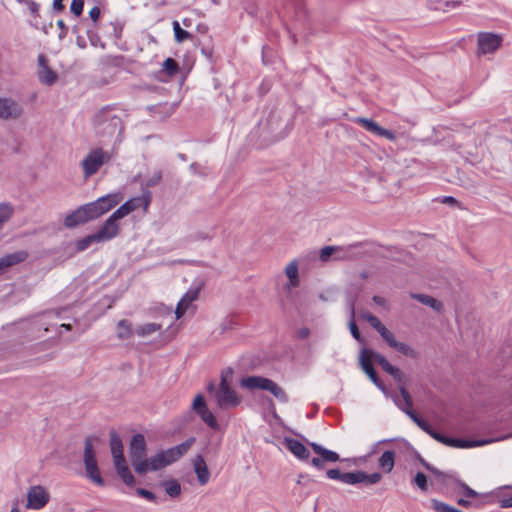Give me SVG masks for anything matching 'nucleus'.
<instances>
[{
	"instance_id": "nucleus-1",
	"label": "nucleus",
	"mask_w": 512,
	"mask_h": 512,
	"mask_svg": "<svg viewBox=\"0 0 512 512\" xmlns=\"http://www.w3.org/2000/svg\"><path fill=\"white\" fill-rule=\"evenodd\" d=\"M94 130L98 137L113 138L116 143L121 141L123 123L113 111L102 109L94 117Z\"/></svg>"
},
{
	"instance_id": "nucleus-2",
	"label": "nucleus",
	"mask_w": 512,
	"mask_h": 512,
	"mask_svg": "<svg viewBox=\"0 0 512 512\" xmlns=\"http://www.w3.org/2000/svg\"><path fill=\"white\" fill-rule=\"evenodd\" d=\"M361 317L380 334L382 339L387 343L389 347L395 349L405 356L411 358L418 357V352L414 348H412L407 343L398 341L394 333L390 331L384 324H382V322L376 316L368 311H364L361 313Z\"/></svg>"
},
{
	"instance_id": "nucleus-3",
	"label": "nucleus",
	"mask_w": 512,
	"mask_h": 512,
	"mask_svg": "<svg viewBox=\"0 0 512 512\" xmlns=\"http://www.w3.org/2000/svg\"><path fill=\"white\" fill-rule=\"evenodd\" d=\"M115 155V147L111 149H104L102 147H95L91 149L80 163L83 177L88 179L95 175L103 165L112 161Z\"/></svg>"
},
{
	"instance_id": "nucleus-4",
	"label": "nucleus",
	"mask_w": 512,
	"mask_h": 512,
	"mask_svg": "<svg viewBox=\"0 0 512 512\" xmlns=\"http://www.w3.org/2000/svg\"><path fill=\"white\" fill-rule=\"evenodd\" d=\"M207 390L213 395L214 400L220 409L228 410L238 406L240 403V398L229 386L227 376L224 373L221 376V382L218 387H216L215 383L211 382L208 384Z\"/></svg>"
},
{
	"instance_id": "nucleus-5",
	"label": "nucleus",
	"mask_w": 512,
	"mask_h": 512,
	"mask_svg": "<svg viewBox=\"0 0 512 512\" xmlns=\"http://www.w3.org/2000/svg\"><path fill=\"white\" fill-rule=\"evenodd\" d=\"M240 385L248 390H266L273 394L279 401L286 403L288 397L285 391L274 381L262 376H248L240 380Z\"/></svg>"
},
{
	"instance_id": "nucleus-6",
	"label": "nucleus",
	"mask_w": 512,
	"mask_h": 512,
	"mask_svg": "<svg viewBox=\"0 0 512 512\" xmlns=\"http://www.w3.org/2000/svg\"><path fill=\"white\" fill-rule=\"evenodd\" d=\"M415 424L428 435H430L436 441L454 448H470L476 446H482L488 443H491V440H482V441H467L461 440L457 438H450L440 434L439 432L432 429L431 425L425 420L415 419Z\"/></svg>"
},
{
	"instance_id": "nucleus-7",
	"label": "nucleus",
	"mask_w": 512,
	"mask_h": 512,
	"mask_svg": "<svg viewBox=\"0 0 512 512\" xmlns=\"http://www.w3.org/2000/svg\"><path fill=\"white\" fill-rule=\"evenodd\" d=\"M123 197L120 193H112L98 198L94 202L85 204L90 219L95 220L116 207Z\"/></svg>"
},
{
	"instance_id": "nucleus-8",
	"label": "nucleus",
	"mask_w": 512,
	"mask_h": 512,
	"mask_svg": "<svg viewBox=\"0 0 512 512\" xmlns=\"http://www.w3.org/2000/svg\"><path fill=\"white\" fill-rule=\"evenodd\" d=\"M123 197L120 193H112L98 198L94 202L85 204L90 219L95 220L116 207Z\"/></svg>"
},
{
	"instance_id": "nucleus-9",
	"label": "nucleus",
	"mask_w": 512,
	"mask_h": 512,
	"mask_svg": "<svg viewBox=\"0 0 512 512\" xmlns=\"http://www.w3.org/2000/svg\"><path fill=\"white\" fill-rule=\"evenodd\" d=\"M129 454L135 472L145 474L146 467V441L142 434H135L129 446Z\"/></svg>"
},
{
	"instance_id": "nucleus-10",
	"label": "nucleus",
	"mask_w": 512,
	"mask_h": 512,
	"mask_svg": "<svg viewBox=\"0 0 512 512\" xmlns=\"http://www.w3.org/2000/svg\"><path fill=\"white\" fill-rule=\"evenodd\" d=\"M85 471L87 477L96 485L103 486L104 480L101 477L96 454L91 439H86L84 444V457H83Z\"/></svg>"
},
{
	"instance_id": "nucleus-11",
	"label": "nucleus",
	"mask_w": 512,
	"mask_h": 512,
	"mask_svg": "<svg viewBox=\"0 0 512 512\" xmlns=\"http://www.w3.org/2000/svg\"><path fill=\"white\" fill-rule=\"evenodd\" d=\"M50 500V493L42 485L31 486L27 491L26 508L31 510H40L44 508Z\"/></svg>"
},
{
	"instance_id": "nucleus-12",
	"label": "nucleus",
	"mask_w": 512,
	"mask_h": 512,
	"mask_svg": "<svg viewBox=\"0 0 512 512\" xmlns=\"http://www.w3.org/2000/svg\"><path fill=\"white\" fill-rule=\"evenodd\" d=\"M23 114L22 106L10 97H0V119L16 120Z\"/></svg>"
},
{
	"instance_id": "nucleus-13",
	"label": "nucleus",
	"mask_w": 512,
	"mask_h": 512,
	"mask_svg": "<svg viewBox=\"0 0 512 512\" xmlns=\"http://www.w3.org/2000/svg\"><path fill=\"white\" fill-rule=\"evenodd\" d=\"M194 441H195L194 438H189L179 445L171 447L167 450L160 451L159 453L162 456L165 464L168 466V465H171L172 463L176 462L177 460H179L182 456H184L188 452V450L193 445Z\"/></svg>"
},
{
	"instance_id": "nucleus-14",
	"label": "nucleus",
	"mask_w": 512,
	"mask_h": 512,
	"mask_svg": "<svg viewBox=\"0 0 512 512\" xmlns=\"http://www.w3.org/2000/svg\"><path fill=\"white\" fill-rule=\"evenodd\" d=\"M310 446L313 449V451L319 455L318 457H314L311 460V464L317 467L318 469H322L326 462L334 463L339 461L340 459L339 455L336 452L328 450L317 443L313 442L310 444Z\"/></svg>"
},
{
	"instance_id": "nucleus-15",
	"label": "nucleus",
	"mask_w": 512,
	"mask_h": 512,
	"mask_svg": "<svg viewBox=\"0 0 512 512\" xmlns=\"http://www.w3.org/2000/svg\"><path fill=\"white\" fill-rule=\"evenodd\" d=\"M95 233L101 243L111 241L120 234V223L109 216L101 228Z\"/></svg>"
},
{
	"instance_id": "nucleus-16",
	"label": "nucleus",
	"mask_w": 512,
	"mask_h": 512,
	"mask_svg": "<svg viewBox=\"0 0 512 512\" xmlns=\"http://www.w3.org/2000/svg\"><path fill=\"white\" fill-rule=\"evenodd\" d=\"M502 42V38L493 33H480L478 35V47L482 54L493 53L496 51Z\"/></svg>"
},
{
	"instance_id": "nucleus-17",
	"label": "nucleus",
	"mask_w": 512,
	"mask_h": 512,
	"mask_svg": "<svg viewBox=\"0 0 512 512\" xmlns=\"http://www.w3.org/2000/svg\"><path fill=\"white\" fill-rule=\"evenodd\" d=\"M355 122L360 124L364 129L368 132L378 135L380 137H384L390 141H394L396 139V135L394 132L382 128L375 121L363 117H358L355 119Z\"/></svg>"
},
{
	"instance_id": "nucleus-18",
	"label": "nucleus",
	"mask_w": 512,
	"mask_h": 512,
	"mask_svg": "<svg viewBox=\"0 0 512 512\" xmlns=\"http://www.w3.org/2000/svg\"><path fill=\"white\" fill-rule=\"evenodd\" d=\"M355 122L360 124L364 129L368 132L378 135L380 137H384L390 141H394L396 139V135L394 132L382 128L375 121L363 117H358L355 119Z\"/></svg>"
},
{
	"instance_id": "nucleus-19",
	"label": "nucleus",
	"mask_w": 512,
	"mask_h": 512,
	"mask_svg": "<svg viewBox=\"0 0 512 512\" xmlns=\"http://www.w3.org/2000/svg\"><path fill=\"white\" fill-rule=\"evenodd\" d=\"M85 204L78 207L76 210L66 215L64 218V226L67 228H74L78 225L85 224L91 221L88 211L86 210Z\"/></svg>"
},
{
	"instance_id": "nucleus-20",
	"label": "nucleus",
	"mask_w": 512,
	"mask_h": 512,
	"mask_svg": "<svg viewBox=\"0 0 512 512\" xmlns=\"http://www.w3.org/2000/svg\"><path fill=\"white\" fill-rule=\"evenodd\" d=\"M402 401L394 399L396 405L415 423V419L423 420L412 410V397L405 387L399 388Z\"/></svg>"
},
{
	"instance_id": "nucleus-21",
	"label": "nucleus",
	"mask_w": 512,
	"mask_h": 512,
	"mask_svg": "<svg viewBox=\"0 0 512 512\" xmlns=\"http://www.w3.org/2000/svg\"><path fill=\"white\" fill-rule=\"evenodd\" d=\"M29 254L26 250H19L9 253L0 258V275L3 274L8 268L24 262Z\"/></svg>"
},
{
	"instance_id": "nucleus-22",
	"label": "nucleus",
	"mask_w": 512,
	"mask_h": 512,
	"mask_svg": "<svg viewBox=\"0 0 512 512\" xmlns=\"http://www.w3.org/2000/svg\"><path fill=\"white\" fill-rule=\"evenodd\" d=\"M198 294V289H190L183 295L175 310L176 319L183 317V315L193 307V302L198 298Z\"/></svg>"
},
{
	"instance_id": "nucleus-23",
	"label": "nucleus",
	"mask_w": 512,
	"mask_h": 512,
	"mask_svg": "<svg viewBox=\"0 0 512 512\" xmlns=\"http://www.w3.org/2000/svg\"><path fill=\"white\" fill-rule=\"evenodd\" d=\"M192 465L197 476L198 483L202 486L206 485L210 480V471L203 456L197 455L194 457Z\"/></svg>"
},
{
	"instance_id": "nucleus-24",
	"label": "nucleus",
	"mask_w": 512,
	"mask_h": 512,
	"mask_svg": "<svg viewBox=\"0 0 512 512\" xmlns=\"http://www.w3.org/2000/svg\"><path fill=\"white\" fill-rule=\"evenodd\" d=\"M38 63L40 67L38 71L39 81L45 85H53L57 80V74L47 66L44 55L38 57Z\"/></svg>"
},
{
	"instance_id": "nucleus-25",
	"label": "nucleus",
	"mask_w": 512,
	"mask_h": 512,
	"mask_svg": "<svg viewBox=\"0 0 512 512\" xmlns=\"http://www.w3.org/2000/svg\"><path fill=\"white\" fill-rule=\"evenodd\" d=\"M141 203L140 198L130 199L123 203L117 210H115L110 216L114 218L118 223L121 219L139 208Z\"/></svg>"
},
{
	"instance_id": "nucleus-26",
	"label": "nucleus",
	"mask_w": 512,
	"mask_h": 512,
	"mask_svg": "<svg viewBox=\"0 0 512 512\" xmlns=\"http://www.w3.org/2000/svg\"><path fill=\"white\" fill-rule=\"evenodd\" d=\"M285 447L297 458L306 460L309 458L310 452L308 448L300 441L291 438L284 439Z\"/></svg>"
},
{
	"instance_id": "nucleus-27",
	"label": "nucleus",
	"mask_w": 512,
	"mask_h": 512,
	"mask_svg": "<svg viewBox=\"0 0 512 512\" xmlns=\"http://www.w3.org/2000/svg\"><path fill=\"white\" fill-rule=\"evenodd\" d=\"M110 447L113 456V462L124 460L123 444L120 436L116 431L110 432Z\"/></svg>"
},
{
	"instance_id": "nucleus-28",
	"label": "nucleus",
	"mask_w": 512,
	"mask_h": 512,
	"mask_svg": "<svg viewBox=\"0 0 512 512\" xmlns=\"http://www.w3.org/2000/svg\"><path fill=\"white\" fill-rule=\"evenodd\" d=\"M285 274L289 279V283L287 284V288H295L300 284L299 272H298V263L296 260L290 261L285 267Z\"/></svg>"
},
{
	"instance_id": "nucleus-29",
	"label": "nucleus",
	"mask_w": 512,
	"mask_h": 512,
	"mask_svg": "<svg viewBox=\"0 0 512 512\" xmlns=\"http://www.w3.org/2000/svg\"><path fill=\"white\" fill-rule=\"evenodd\" d=\"M115 469L119 477L123 480V482L129 486H133L135 484V478L129 470L126 460L115 461L114 462Z\"/></svg>"
},
{
	"instance_id": "nucleus-30",
	"label": "nucleus",
	"mask_w": 512,
	"mask_h": 512,
	"mask_svg": "<svg viewBox=\"0 0 512 512\" xmlns=\"http://www.w3.org/2000/svg\"><path fill=\"white\" fill-rule=\"evenodd\" d=\"M395 457L396 454L392 450H387L383 452V454L380 456L378 464L379 467L385 472L390 473L395 465Z\"/></svg>"
},
{
	"instance_id": "nucleus-31",
	"label": "nucleus",
	"mask_w": 512,
	"mask_h": 512,
	"mask_svg": "<svg viewBox=\"0 0 512 512\" xmlns=\"http://www.w3.org/2000/svg\"><path fill=\"white\" fill-rule=\"evenodd\" d=\"M372 354H376V351L364 348L360 352L359 362L365 373L374 369L372 366V361H374Z\"/></svg>"
},
{
	"instance_id": "nucleus-32",
	"label": "nucleus",
	"mask_w": 512,
	"mask_h": 512,
	"mask_svg": "<svg viewBox=\"0 0 512 512\" xmlns=\"http://www.w3.org/2000/svg\"><path fill=\"white\" fill-rule=\"evenodd\" d=\"M411 297L417 301H419L420 303L426 305V306H429L430 308H432L433 310L439 312L442 310V303L440 301H438L437 299L429 296V295H425V294H412Z\"/></svg>"
},
{
	"instance_id": "nucleus-33",
	"label": "nucleus",
	"mask_w": 512,
	"mask_h": 512,
	"mask_svg": "<svg viewBox=\"0 0 512 512\" xmlns=\"http://www.w3.org/2000/svg\"><path fill=\"white\" fill-rule=\"evenodd\" d=\"M167 465L165 464L162 456L158 452L156 455L150 457L146 460L145 473L149 471H157L165 468Z\"/></svg>"
},
{
	"instance_id": "nucleus-34",
	"label": "nucleus",
	"mask_w": 512,
	"mask_h": 512,
	"mask_svg": "<svg viewBox=\"0 0 512 512\" xmlns=\"http://www.w3.org/2000/svg\"><path fill=\"white\" fill-rule=\"evenodd\" d=\"M15 212L14 206L9 202L0 203V225L4 227L10 221Z\"/></svg>"
},
{
	"instance_id": "nucleus-35",
	"label": "nucleus",
	"mask_w": 512,
	"mask_h": 512,
	"mask_svg": "<svg viewBox=\"0 0 512 512\" xmlns=\"http://www.w3.org/2000/svg\"><path fill=\"white\" fill-rule=\"evenodd\" d=\"M101 243L96 233L90 234L76 242L75 248L77 252H82L88 249L93 244Z\"/></svg>"
},
{
	"instance_id": "nucleus-36",
	"label": "nucleus",
	"mask_w": 512,
	"mask_h": 512,
	"mask_svg": "<svg viewBox=\"0 0 512 512\" xmlns=\"http://www.w3.org/2000/svg\"><path fill=\"white\" fill-rule=\"evenodd\" d=\"M133 335V329L129 321L123 319L117 323V337L125 340L131 338Z\"/></svg>"
},
{
	"instance_id": "nucleus-37",
	"label": "nucleus",
	"mask_w": 512,
	"mask_h": 512,
	"mask_svg": "<svg viewBox=\"0 0 512 512\" xmlns=\"http://www.w3.org/2000/svg\"><path fill=\"white\" fill-rule=\"evenodd\" d=\"M162 326L160 324L156 323H145L143 325H140L136 329V333L140 337H147L152 335L153 333L161 330Z\"/></svg>"
},
{
	"instance_id": "nucleus-38",
	"label": "nucleus",
	"mask_w": 512,
	"mask_h": 512,
	"mask_svg": "<svg viewBox=\"0 0 512 512\" xmlns=\"http://www.w3.org/2000/svg\"><path fill=\"white\" fill-rule=\"evenodd\" d=\"M362 482H364L363 471L343 473V483L345 484L354 485Z\"/></svg>"
},
{
	"instance_id": "nucleus-39",
	"label": "nucleus",
	"mask_w": 512,
	"mask_h": 512,
	"mask_svg": "<svg viewBox=\"0 0 512 512\" xmlns=\"http://www.w3.org/2000/svg\"><path fill=\"white\" fill-rule=\"evenodd\" d=\"M197 414L210 428L218 429V422L213 413L208 408H205L202 411H198Z\"/></svg>"
},
{
	"instance_id": "nucleus-40",
	"label": "nucleus",
	"mask_w": 512,
	"mask_h": 512,
	"mask_svg": "<svg viewBox=\"0 0 512 512\" xmlns=\"http://www.w3.org/2000/svg\"><path fill=\"white\" fill-rule=\"evenodd\" d=\"M165 492L170 497H177L181 493V486L176 480H170L165 482L164 484Z\"/></svg>"
},
{
	"instance_id": "nucleus-41",
	"label": "nucleus",
	"mask_w": 512,
	"mask_h": 512,
	"mask_svg": "<svg viewBox=\"0 0 512 512\" xmlns=\"http://www.w3.org/2000/svg\"><path fill=\"white\" fill-rule=\"evenodd\" d=\"M173 30H174L175 39L177 42H183L192 37V35L189 32H187L186 30H183L180 27V24L177 21L173 22Z\"/></svg>"
},
{
	"instance_id": "nucleus-42",
	"label": "nucleus",
	"mask_w": 512,
	"mask_h": 512,
	"mask_svg": "<svg viewBox=\"0 0 512 512\" xmlns=\"http://www.w3.org/2000/svg\"><path fill=\"white\" fill-rule=\"evenodd\" d=\"M350 314H351V320L349 322V329H350V332L352 334V336L354 337V339H356L357 341H361L362 338H361V335H360V332H359V329L354 321V316H355V310H354V304L353 303H350Z\"/></svg>"
},
{
	"instance_id": "nucleus-43",
	"label": "nucleus",
	"mask_w": 512,
	"mask_h": 512,
	"mask_svg": "<svg viewBox=\"0 0 512 512\" xmlns=\"http://www.w3.org/2000/svg\"><path fill=\"white\" fill-rule=\"evenodd\" d=\"M433 508L437 511V512H463L459 509H456L454 507H451L443 502H440V501H437V500H433Z\"/></svg>"
},
{
	"instance_id": "nucleus-44",
	"label": "nucleus",
	"mask_w": 512,
	"mask_h": 512,
	"mask_svg": "<svg viewBox=\"0 0 512 512\" xmlns=\"http://www.w3.org/2000/svg\"><path fill=\"white\" fill-rule=\"evenodd\" d=\"M163 69L167 72V74L174 75V74H176V72L178 70V64L176 63V61L174 59L167 58L163 62Z\"/></svg>"
},
{
	"instance_id": "nucleus-45",
	"label": "nucleus",
	"mask_w": 512,
	"mask_h": 512,
	"mask_svg": "<svg viewBox=\"0 0 512 512\" xmlns=\"http://www.w3.org/2000/svg\"><path fill=\"white\" fill-rule=\"evenodd\" d=\"M372 357H374V361H376L385 372L391 368L392 364L382 354L376 352V354H372Z\"/></svg>"
},
{
	"instance_id": "nucleus-46",
	"label": "nucleus",
	"mask_w": 512,
	"mask_h": 512,
	"mask_svg": "<svg viewBox=\"0 0 512 512\" xmlns=\"http://www.w3.org/2000/svg\"><path fill=\"white\" fill-rule=\"evenodd\" d=\"M414 484L422 491L427 490V477L424 473L418 472L414 477Z\"/></svg>"
},
{
	"instance_id": "nucleus-47",
	"label": "nucleus",
	"mask_w": 512,
	"mask_h": 512,
	"mask_svg": "<svg viewBox=\"0 0 512 512\" xmlns=\"http://www.w3.org/2000/svg\"><path fill=\"white\" fill-rule=\"evenodd\" d=\"M192 407H193V410L196 413H198V411H202L203 409L207 408V405H206V402H205V399H204L203 395L198 394L194 398Z\"/></svg>"
},
{
	"instance_id": "nucleus-48",
	"label": "nucleus",
	"mask_w": 512,
	"mask_h": 512,
	"mask_svg": "<svg viewBox=\"0 0 512 512\" xmlns=\"http://www.w3.org/2000/svg\"><path fill=\"white\" fill-rule=\"evenodd\" d=\"M367 376L369 377V379L383 392L386 394V388L384 386V384L379 380V378L377 377V374L375 372V370H371V371H367Z\"/></svg>"
},
{
	"instance_id": "nucleus-49",
	"label": "nucleus",
	"mask_w": 512,
	"mask_h": 512,
	"mask_svg": "<svg viewBox=\"0 0 512 512\" xmlns=\"http://www.w3.org/2000/svg\"><path fill=\"white\" fill-rule=\"evenodd\" d=\"M338 249L333 246H325L320 251V259L321 261H327L335 251Z\"/></svg>"
},
{
	"instance_id": "nucleus-50",
	"label": "nucleus",
	"mask_w": 512,
	"mask_h": 512,
	"mask_svg": "<svg viewBox=\"0 0 512 512\" xmlns=\"http://www.w3.org/2000/svg\"><path fill=\"white\" fill-rule=\"evenodd\" d=\"M84 0H72L70 9L76 16H80L83 12Z\"/></svg>"
},
{
	"instance_id": "nucleus-51",
	"label": "nucleus",
	"mask_w": 512,
	"mask_h": 512,
	"mask_svg": "<svg viewBox=\"0 0 512 512\" xmlns=\"http://www.w3.org/2000/svg\"><path fill=\"white\" fill-rule=\"evenodd\" d=\"M382 479V475L378 472L367 474L364 472V482L368 484H376Z\"/></svg>"
},
{
	"instance_id": "nucleus-52",
	"label": "nucleus",
	"mask_w": 512,
	"mask_h": 512,
	"mask_svg": "<svg viewBox=\"0 0 512 512\" xmlns=\"http://www.w3.org/2000/svg\"><path fill=\"white\" fill-rule=\"evenodd\" d=\"M137 494L149 501H154L156 499V496L154 495V493H152L151 491H148L146 489H143V488H138L136 490Z\"/></svg>"
},
{
	"instance_id": "nucleus-53",
	"label": "nucleus",
	"mask_w": 512,
	"mask_h": 512,
	"mask_svg": "<svg viewBox=\"0 0 512 512\" xmlns=\"http://www.w3.org/2000/svg\"><path fill=\"white\" fill-rule=\"evenodd\" d=\"M162 178V173L160 171L155 172L146 182L147 186L152 187L157 185Z\"/></svg>"
},
{
	"instance_id": "nucleus-54",
	"label": "nucleus",
	"mask_w": 512,
	"mask_h": 512,
	"mask_svg": "<svg viewBox=\"0 0 512 512\" xmlns=\"http://www.w3.org/2000/svg\"><path fill=\"white\" fill-rule=\"evenodd\" d=\"M327 477L333 480H340L343 482V473L339 469H330L327 471Z\"/></svg>"
},
{
	"instance_id": "nucleus-55",
	"label": "nucleus",
	"mask_w": 512,
	"mask_h": 512,
	"mask_svg": "<svg viewBox=\"0 0 512 512\" xmlns=\"http://www.w3.org/2000/svg\"><path fill=\"white\" fill-rule=\"evenodd\" d=\"M386 373L391 375L397 381L402 380L403 373L401 372V370L398 367H395L392 365L391 368Z\"/></svg>"
},
{
	"instance_id": "nucleus-56",
	"label": "nucleus",
	"mask_w": 512,
	"mask_h": 512,
	"mask_svg": "<svg viewBox=\"0 0 512 512\" xmlns=\"http://www.w3.org/2000/svg\"><path fill=\"white\" fill-rule=\"evenodd\" d=\"M57 26L60 29L59 38L64 39L68 34V27L66 26L63 20H58Z\"/></svg>"
},
{
	"instance_id": "nucleus-57",
	"label": "nucleus",
	"mask_w": 512,
	"mask_h": 512,
	"mask_svg": "<svg viewBox=\"0 0 512 512\" xmlns=\"http://www.w3.org/2000/svg\"><path fill=\"white\" fill-rule=\"evenodd\" d=\"M424 466L430 470L433 474H435L439 480H441L442 482H445V478L447 477L446 474L440 472L439 470H437L436 468L430 466L429 464L427 463H424Z\"/></svg>"
},
{
	"instance_id": "nucleus-58",
	"label": "nucleus",
	"mask_w": 512,
	"mask_h": 512,
	"mask_svg": "<svg viewBox=\"0 0 512 512\" xmlns=\"http://www.w3.org/2000/svg\"><path fill=\"white\" fill-rule=\"evenodd\" d=\"M373 302L378 305V306H382L384 308H387L388 309V303H387V300L381 296H373L372 298Z\"/></svg>"
},
{
	"instance_id": "nucleus-59",
	"label": "nucleus",
	"mask_w": 512,
	"mask_h": 512,
	"mask_svg": "<svg viewBox=\"0 0 512 512\" xmlns=\"http://www.w3.org/2000/svg\"><path fill=\"white\" fill-rule=\"evenodd\" d=\"M309 335H310V329L307 327H302L297 330V336L300 339H306L309 337Z\"/></svg>"
},
{
	"instance_id": "nucleus-60",
	"label": "nucleus",
	"mask_w": 512,
	"mask_h": 512,
	"mask_svg": "<svg viewBox=\"0 0 512 512\" xmlns=\"http://www.w3.org/2000/svg\"><path fill=\"white\" fill-rule=\"evenodd\" d=\"M89 16L91 17V19L96 22L98 19H99V16H100V9L97 7V6H94L90 11H89Z\"/></svg>"
},
{
	"instance_id": "nucleus-61",
	"label": "nucleus",
	"mask_w": 512,
	"mask_h": 512,
	"mask_svg": "<svg viewBox=\"0 0 512 512\" xmlns=\"http://www.w3.org/2000/svg\"><path fill=\"white\" fill-rule=\"evenodd\" d=\"M52 6L55 12H62L64 10L63 0H53Z\"/></svg>"
},
{
	"instance_id": "nucleus-62",
	"label": "nucleus",
	"mask_w": 512,
	"mask_h": 512,
	"mask_svg": "<svg viewBox=\"0 0 512 512\" xmlns=\"http://www.w3.org/2000/svg\"><path fill=\"white\" fill-rule=\"evenodd\" d=\"M461 4H462V1H458V0L457 1H446V2H444V6L446 8H451V9H455V8L461 6Z\"/></svg>"
},
{
	"instance_id": "nucleus-63",
	"label": "nucleus",
	"mask_w": 512,
	"mask_h": 512,
	"mask_svg": "<svg viewBox=\"0 0 512 512\" xmlns=\"http://www.w3.org/2000/svg\"><path fill=\"white\" fill-rule=\"evenodd\" d=\"M462 487L464 489L466 496H468V497H476L477 496V493L473 489L468 487L467 485L462 484Z\"/></svg>"
},
{
	"instance_id": "nucleus-64",
	"label": "nucleus",
	"mask_w": 512,
	"mask_h": 512,
	"mask_svg": "<svg viewBox=\"0 0 512 512\" xmlns=\"http://www.w3.org/2000/svg\"><path fill=\"white\" fill-rule=\"evenodd\" d=\"M502 507L509 508L512 507V495L507 497L501 501Z\"/></svg>"
}]
</instances>
